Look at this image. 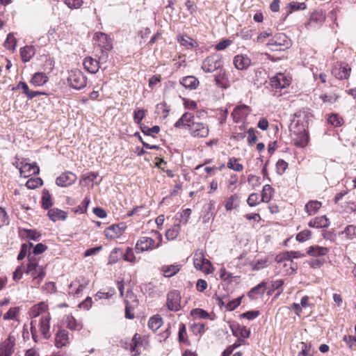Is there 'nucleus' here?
Masks as SVG:
<instances>
[{"label": "nucleus", "instance_id": "46", "mask_svg": "<svg viewBox=\"0 0 356 356\" xmlns=\"http://www.w3.org/2000/svg\"><path fill=\"white\" fill-rule=\"evenodd\" d=\"M187 333H186V325L184 323H181L179 325V332H178V339L180 343H184L187 345L189 344L188 341L186 337Z\"/></svg>", "mask_w": 356, "mask_h": 356}, {"label": "nucleus", "instance_id": "43", "mask_svg": "<svg viewBox=\"0 0 356 356\" xmlns=\"http://www.w3.org/2000/svg\"><path fill=\"white\" fill-rule=\"evenodd\" d=\"M131 296H132V298H134V301L135 302L134 305L131 306L127 300H124L125 304H126L125 317L129 319H133L134 318V314L133 312V310L134 309V307L137 305V303H136L137 301H136V297L134 296L133 295H131Z\"/></svg>", "mask_w": 356, "mask_h": 356}, {"label": "nucleus", "instance_id": "37", "mask_svg": "<svg viewBox=\"0 0 356 356\" xmlns=\"http://www.w3.org/2000/svg\"><path fill=\"white\" fill-rule=\"evenodd\" d=\"M52 205L51 197L49 191L44 189L42 196V206L44 209H49Z\"/></svg>", "mask_w": 356, "mask_h": 356}, {"label": "nucleus", "instance_id": "7", "mask_svg": "<svg viewBox=\"0 0 356 356\" xmlns=\"http://www.w3.org/2000/svg\"><path fill=\"white\" fill-rule=\"evenodd\" d=\"M93 38L100 47L102 54L104 52L106 54L112 49L111 40L106 33L102 32L96 33Z\"/></svg>", "mask_w": 356, "mask_h": 356}, {"label": "nucleus", "instance_id": "6", "mask_svg": "<svg viewBox=\"0 0 356 356\" xmlns=\"http://www.w3.org/2000/svg\"><path fill=\"white\" fill-rule=\"evenodd\" d=\"M181 296L178 291L174 290L168 293L166 305L169 310L177 312L181 309Z\"/></svg>", "mask_w": 356, "mask_h": 356}, {"label": "nucleus", "instance_id": "40", "mask_svg": "<svg viewBox=\"0 0 356 356\" xmlns=\"http://www.w3.org/2000/svg\"><path fill=\"white\" fill-rule=\"evenodd\" d=\"M248 107L245 105H243V106H236L232 113V115L233 117V119L236 122H238L242 118H243V116L245 115L244 113H243V111L245 109H246Z\"/></svg>", "mask_w": 356, "mask_h": 356}, {"label": "nucleus", "instance_id": "51", "mask_svg": "<svg viewBox=\"0 0 356 356\" xmlns=\"http://www.w3.org/2000/svg\"><path fill=\"white\" fill-rule=\"evenodd\" d=\"M191 314L193 318L202 319L207 318L209 316L206 311L200 308L193 309Z\"/></svg>", "mask_w": 356, "mask_h": 356}, {"label": "nucleus", "instance_id": "48", "mask_svg": "<svg viewBox=\"0 0 356 356\" xmlns=\"http://www.w3.org/2000/svg\"><path fill=\"white\" fill-rule=\"evenodd\" d=\"M17 45V40L13 33H10L4 42V46L8 49H14Z\"/></svg>", "mask_w": 356, "mask_h": 356}, {"label": "nucleus", "instance_id": "32", "mask_svg": "<svg viewBox=\"0 0 356 356\" xmlns=\"http://www.w3.org/2000/svg\"><path fill=\"white\" fill-rule=\"evenodd\" d=\"M205 259L206 258L204 257L203 250L200 249L197 250L193 257V264L195 267L199 270L201 266H202Z\"/></svg>", "mask_w": 356, "mask_h": 356}, {"label": "nucleus", "instance_id": "13", "mask_svg": "<svg viewBox=\"0 0 356 356\" xmlns=\"http://www.w3.org/2000/svg\"><path fill=\"white\" fill-rule=\"evenodd\" d=\"M197 122H194V115L189 112H186L184 113L181 117L175 123V127L176 128H183V127H188L191 129L193 124H196Z\"/></svg>", "mask_w": 356, "mask_h": 356}, {"label": "nucleus", "instance_id": "19", "mask_svg": "<svg viewBox=\"0 0 356 356\" xmlns=\"http://www.w3.org/2000/svg\"><path fill=\"white\" fill-rule=\"evenodd\" d=\"M123 229L119 225H112L104 230V235L108 239L119 238L122 234Z\"/></svg>", "mask_w": 356, "mask_h": 356}, {"label": "nucleus", "instance_id": "61", "mask_svg": "<svg viewBox=\"0 0 356 356\" xmlns=\"http://www.w3.org/2000/svg\"><path fill=\"white\" fill-rule=\"evenodd\" d=\"M199 270H202V272H204L207 274H209V273H212L213 268L211 261L209 260H208L207 259H205V260L204 261V262L202 264V266H201V267L199 268Z\"/></svg>", "mask_w": 356, "mask_h": 356}, {"label": "nucleus", "instance_id": "47", "mask_svg": "<svg viewBox=\"0 0 356 356\" xmlns=\"http://www.w3.org/2000/svg\"><path fill=\"white\" fill-rule=\"evenodd\" d=\"M122 254L123 251L121 248H114L109 255V264L116 263Z\"/></svg>", "mask_w": 356, "mask_h": 356}, {"label": "nucleus", "instance_id": "58", "mask_svg": "<svg viewBox=\"0 0 356 356\" xmlns=\"http://www.w3.org/2000/svg\"><path fill=\"white\" fill-rule=\"evenodd\" d=\"M343 234H345L348 239H352L355 236H356V226L350 225H348L344 231Z\"/></svg>", "mask_w": 356, "mask_h": 356}, {"label": "nucleus", "instance_id": "20", "mask_svg": "<svg viewBox=\"0 0 356 356\" xmlns=\"http://www.w3.org/2000/svg\"><path fill=\"white\" fill-rule=\"evenodd\" d=\"M69 343L68 332L65 330H59L55 337V346L58 348H62Z\"/></svg>", "mask_w": 356, "mask_h": 356}, {"label": "nucleus", "instance_id": "12", "mask_svg": "<svg viewBox=\"0 0 356 356\" xmlns=\"http://www.w3.org/2000/svg\"><path fill=\"white\" fill-rule=\"evenodd\" d=\"M76 180V176L75 174L71 172H66L56 178V183L59 186L67 187L74 184Z\"/></svg>", "mask_w": 356, "mask_h": 356}, {"label": "nucleus", "instance_id": "62", "mask_svg": "<svg viewBox=\"0 0 356 356\" xmlns=\"http://www.w3.org/2000/svg\"><path fill=\"white\" fill-rule=\"evenodd\" d=\"M284 284V280H278L275 281H273L271 282V286H272V291L278 290L279 291L277 293V296L280 295L282 291V286Z\"/></svg>", "mask_w": 356, "mask_h": 356}, {"label": "nucleus", "instance_id": "5", "mask_svg": "<svg viewBox=\"0 0 356 356\" xmlns=\"http://www.w3.org/2000/svg\"><path fill=\"white\" fill-rule=\"evenodd\" d=\"M155 248V239L148 236H141L137 241L135 250L137 253H141Z\"/></svg>", "mask_w": 356, "mask_h": 356}, {"label": "nucleus", "instance_id": "4", "mask_svg": "<svg viewBox=\"0 0 356 356\" xmlns=\"http://www.w3.org/2000/svg\"><path fill=\"white\" fill-rule=\"evenodd\" d=\"M222 66L221 58L218 55H211L207 57L202 62V69L207 73L218 70Z\"/></svg>", "mask_w": 356, "mask_h": 356}, {"label": "nucleus", "instance_id": "41", "mask_svg": "<svg viewBox=\"0 0 356 356\" xmlns=\"http://www.w3.org/2000/svg\"><path fill=\"white\" fill-rule=\"evenodd\" d=\"M238 159L232 157L229 159L227 166L228 168L232 169L236 172H241L243 169L242 164L238 163Z\"/></svg>", "mask_w": 356, "mask_h": 356}, {"label": "nucleus", "instance_id": "24", "mask_svg": "<svg viewBox=\"0 0 356 356\" xmlns=\"http://www.w3.org/2000/svg\"><path fill=\"white\" fill-rule=\"evenodd\" d=\"M179 83L184 87L187 89L193 90L195 89L199 84V81L193 76H187L183 77Z\"/></svg>", "mask_w": 356, "mask_h": 356}, {"label": "nucleus", "instance_id": "22", "mask_svg": "<svg viewBox=\"0 0 356 356\" xmlns=\"http://www.w3.org/2000/svg\"><path fill=\"white\" fill-rule=\"evenodd\" d=\"M83 66L85 69L90 73L95 74L99 69V63L92 57H86L83 60Z\"/></svg>", "mask_w": 356, "mask_h": 356}, {"label": "nucleus", "instance_id": "29", "mask_svg": "<svg viewBox=\"0 0 356 356\" xmlns=\"http://www.w3.org/2000/svg\"><path fill=\"white\" fill-rule=\"evenodd\" d=\"M20 54L23 62H29L35 54V49L32 46H26L21 49Z\"/></svg>", "mask_w": 356, "mask_h": 356}, {"label": "nucleus", "instance_id": "34", "mask_svg": "<svg viewBox=\"0 0 356 356\" xmlns=\"http://www.w3.org/2000/svg\"><path fill=\"white\" fill-rule=\"evenodd\" d=\"M33 247V243H29V244H26V243H24L22 245V247H21V250H20V252L19 253L18 256H17V259L18 260H22L23 259L26 255L27 254V253H29L28 254V257L29 258H33V257L31 256V248Z\"/></svg>", "mask_w": 356, "mask_h": 356}, {"label": "nucleus", "instance_id": "44", "mask_svg": "<svg viewBox=\"0 0 356 356\" xmlns=\"http://www.w3.org/2000/svg\"><path fill=\"white\" fill-rule=\"evenodd\" d=\"M66 325L67 327L75 330H81L82 327V325L77 323L76 319L72 316H67L66 318Z\"/></svg>", "mask_w": 356, "mask_h": 356}, {"label": "nucleus", "instance_id": "64", "mask_svg": "<svg viewBox=\"0 0 356 356\" xmlns=\"http://www.w3.org/2000/svg\"><path fill=\"white\" fill-rule=\"evenodd\" d=\"M124 259L131 263L136 262V259L132 248H128L127 249L126 252L124 254Z\"/></svg>", "mask_w": 356, "mask_h": 356}, {"label": "nucleus", "instance_id": "60", "mask_svg": "<svg viewBox=\"0 0 356 356\" xmlns=\"http://www.w3.org/2000/svg\"><path fill=\"white\" fill-rule=\"evenodd\" d=\"M327 120L330 124L334 127H339L342 123V119L337 114H332L329 116Z\"/></svg>", "mask_w": 356, "mask_h": 356}, {"label": "nucleus", "instance_id": "1", "mask_svg": "<svg viewBox=\"0 0 356 356\" xmlns=\"http://www.w3.org/2000/svg\"><path fill=\"white\" fill-rule=\"evenodd\" d=\"M25 273L31 275L33 286L38 288L46 275L45 266L40 265L39 261L35 258H30Z\"/></svg>", "mask_w": 356, "mask_h": 356}, {"label": "nucleus", "instance_id": "21", "mask_svg": "<svg viewBox=\"0 0 356 356\" xmlns=\"http://www.w3.org/2000/svg\"><path fill=\"white\" fill-rule=\"evenodd\" d=\"M328 252L329 249L327 248L319 245H312L308 248L307 254L311 257H318L325 256Z\"/></svg>", "mask_w": 356, "mask_h": 356}, {"label": "nucleus", "instance_id": "53", "mask_svg": "<svg viewBox=\"0 0 356 356\" xmlns=\"http://www.w3.org/2000/svg\"><path fill=\"white\" fill-rule=\"evenodd\" d=\"M18 307L10 308L6 314H4L3 318L5 321L15 320L18 314Z\"/></svg>", "mask_w": 356, "mask_h": 356}, {"label": "nucleus", "instance_id": "59", "mask_svg": "<svg viewBox=\"0 0 356 356\" xmlns=\"http://www.w3.org/2000/svg\"><path fill=\"white\" fill-rule=\"evenodd\" d=\"M260 201L259 195L257 193L250 194L247 200V202L250 207L257 206Z\"/></svg>", "mask_w": 356, "mask_h": 356}, {"label": "nucleus", "instance_id": "2", "mask_svg": "<svg viewBox=\"0 0 356 356\" xmlns=\"http://www.w3.org/2000/svg\"><path fill=\"white\" fill-rule=\"evenodd\" d=\"M267 45L271 51H284L290 47L291 40L284 33H279L268 41Z\"/></svg>", "mask_w": 356, "mask_h": 356}, {"label": "nucleus", "instance_id": "42", "mask_svg": "<svg viewBox=\"0 0 356 356\" xmlns=\"http://www.w3.org/2000/svg\"><path fill=\"white\" fill-rule=\"evenodd\" d=\"M238 196L234 194L228 197L225 202V207L227 211H232L238 207Z\"/></svg>", "mask_w": 356, "mask_h": 356}, {"label": "nucleus", "instance_id": "63", "mask_svg": "<svg viewBox=\"0 0 356 356\" xmlns=\"http://www.w3.org/2000/svg\"><path fill=\"white\" fill-rule=\"evenodd\" d=\"M288 167V163L283 159H279L276 163L277 172L280 175H282Z\"/></svg>", "mask_w": 356, "mask_h": 356}, {"label": "nucleus", "instance_id": "26", "mask_svg": "<svg viewBox=\"0 0 356 356\" xmlns=\"http://www.w3.org/2000/svg\"><path fill=\"white\" fill-rule=\"evenodd\" d=\"M181 269V265L175 264L169 266H163L161 268V271L163 275L166 277H171L175 275Z\"/></svg>", "mask_w": 356, "mask_h": 356}, {"label": "nucleus", "instance_id": "56", "mask_svg": "<svg viewBox=\"0 0 356 356\" xmlns=\"http://www.w3.org/2000/svg\"><path fill=\"white\" fill-rule=\"evenodd\" d=\"M312 232L309 229H305L296 235V240L300 242H304L309 240L312 236Z\"/></svg>", "mask_w": 356, "mask_h": 356}, {"label": "nucleus", "instance_id": "39", "mask_svg": "<svg viewBox=\"0 0 356 356\" xmlns=\"http://www.w3.org/2000/svg\"><path fill=\"white\" fill-rule=\"evenodd\" d=\"M162 325V318L159 316L151 317L148 321V327L152 330H158Z\"/></svg>", "mask_w": 356, "mask_h": 356}, {"label": "nucleus", "instance_id": "14", "mask_svg": "<svg viewBox=\"0 0 356 356\" xmlns=\"http://www.w3.org/2000/svg\"><path fill=\"white\" fill-rule=\"evenodd\" d=\"M140 337L135 334L133 338L129 341H122L121 346L125 349H130L132 355L136 356L139 354L136 348L139 343Z\"/></svg>", "mask_w": 356, "mask_h": 356}, {"label": "nucleus", "instance_id": "10", "mask_svg": "<svg viewBox=\"0 0 356 356\" xmlns=\"http://www.w3.org/2000/svg\"><path fill=\"white\" fill-rule=\"evenodd\" d=\"M188 130L190 134L195 138H205L209 135V131L208 126L202 122L193 124Z\"/></svg>", "mask_w": 356, "mask_h": 356}, {"label": "nucleus", "instance_id": "52", "mask_svg": "<svg viewBox=\"0 0 356 356\" xmlns=\"http://www.w3.org/2000/svg\"><path fill=\"white\" fill-rule=\"evenodd\" d=\"M324 20L325 15L322 12H315L312 14L308 25L314 22L321 24Z\"/></svg>", "mask_w": 356, "mask_h": 356}, {"label": "nucleus", "instance_id": "57", "mask_svg": "<svg viewBox=\"0 0 356 356\" xmlns=\"http://www.w3.org/2000/svg\"><path fill=\"white\" fill-rule=\"evenodd\" d=\"M241 298H242V297H239V298L234 299L231 301H229L225 305L226 309L229 311H232V310L235 309L236 307H238L241 305Z\"/></svg>", "mask_w": 356, "mask_h": 356}, {"label": "nucleus", "instance_id": "50", "mask_svg": "<svg viewBox=\"0 0 356 356\" xmlns=\"http://www.w3.org/2000/svg\"><path fill=\"white\" fill-rule=\"evenodd\" d=\"M142 132L147 136H153V134H158L160 131V127L159 126H154L151 128L147 126L143 125L140 127Z\"/></svg>", "mask_w": 356, "mask_h": 356}, {"label": "nucleus", "instance_id": "16", "mask_svg": "<svg viewBox=\"0 0 356 356\" xmlns=\"http://www.w3.org/2000/svg\"><path fill=\"white\" fill-rule=\"evenodd\" d=\"M40 169L35 164L25 163L22 165L19 169V172L22 177H29L31 175H35L39 173Z\"/></svg>", "mask_w": 356, "mask_h": 356}, {"label": "nucleus", "instance_id": "30", "mask_svg": "<svg viewBox=\"0 0 356 356\" xmlns=\"http://www.w3.org/2000/svg\"><path fill=\"white\" fill-rule=\"evenodd\" d=\"M321 202L318 201H309L305 205V210L309 216L314 215L321 207Z\"/></svg>", "mask_w": 356, "mask_h": 356}, {"label": "nucleus", "instance_id": "9", "mask_svg": "<svg viewBox=\"0 0 356 356\" xmlns=\"http://www.w3.org/2000/svg\"><path fill=\"white\" fill-rule=\"evenodd\" d=\"M351 68L348 64L336 65L332 70V74L338 79H347L350 76Z\"/></svg>", "mask_w": 356, "mask_h": 356}, {"label": "nucleus", "instance_id": "55", "mask_svg": "<svg viewBox=\"0 0 356 356\" xmlns=\"http://www.w3.org/2000/svg\"><path fill=\"white\" fill-rule=\"evenodd\" d=\"M178 40L180 42L181 45L190 47H194L195 43H196L191 38L187 35L179 37Z\"/></svg>", "mask_w": 356, "mask_h": 356}, {"label": "nucleus", "instance_id": "49", "mask_svg": "<svg viewBox=\"0 0 356 356\" xmlns=\"http://www.w3.org/2000/svg\"><path fill=\"white\" fill-rule=\"evenodd\" d=\"M309 141L308 136L306 134H301L294 140V144L300 147H305Z\"/></svg>", "mask_w": 356, "mask_h": 356}, {"label": "nucleus", "instance_id": "3", "mask_svg": "<svg viewBox=\"0 0 356 356\" xmlns=\"http://www.w3.org/2000/svg\"><path fill=\"white\" fill-rule=\"evenodd\" d=\"M70 86L76 90H81L86 87L87 78L83 73L78 70H72L67 78Z\"/></svg>", "mask_w": 356, "mask_h": 356}, {"label": "nucleus", "instance_id": "8", "mask_svg": "<svg viewBox=\"0 0 356 356\" xmlns=\"http://www.w3.org/2000/svg\"><path fill=\"white\" fill-rule=\"evenodd\" d=\"M15 345V338L13 335L0 343V356H12Z\"/></svg>", "mask_w": 356, "mask_h": 356}, {"label": "nucleus", "instance_id": "11", "mask_svg": "<svg viewBox=\"0 0 356 356\" xmlns=\"http://www.w3.org/2000/svg\"><path fill=\"white\" fill-rule=\"evenodd\" d=\"M291 83V79L284 74L278 73L270 79L271 86L276 89L284 88Z\"/></svg>", "mask_w": 356, "mask_h": 356}, {"label": "nucleus", "instance_id": "28", "mask_svg": "<svg viewBox=\"0 0 356 356\" xmlns=\"http://www.w3.org/2000/svg\"><path fill=\"white\" fill-rule=\"evenodd\" d=\"M48 81V77L43 72H36L33 74L31 83L35 86H42Z\"/></svg>", "mask_w": 356, "mask_h": 356}, {"label": "nucleus", "instance_id": "18", "mask_svg": "<svg viewBox=\"0 0 356 356\" xmlns=\"http://www.w3.org/2000/svg\"><path fill=\"white\" fill-rule=\"evenodd\" d=\"M309 227L314 228H327L330 225V220L325 216L316 217L308 223Z\"/></svg>", "mask_w": 356, "mask_h": 356}, {"label": "nucleus", "instance_id": "31", "mask_svg": "<svg viewBox=\"0 0 356 356\" xmlns=\"http://www.w3.org/2000/svg\"><path fill=\"white\" fill-rule=\"evenodd\" d=\"M181 230L180 224H175L165 232V238L168 241L174 240L177 237Z\"/></svg>", "mask_w": 356, "mask_h": 356}, {"label": "nucleus", "instance_id": "15", "mask_svg": "<svg viewBox=\"0 0 356 356\" xmlns=\"http://www.w3.org/2000/svg\"><path fill=\"white\" fill-rule=\"evenodd\" d=\"M234 65L237 70H246L251 65L250 58L244 54L236 55L234 58Z\"/></svg>", "mask_w": 356, "mask_h": 356}, {"label": "nucleus", "instance_id": "35", "mask_svg": "<svg viewBox=\"0 0 356 356\" xmlns=\"http://www.w3.org/2000/svg\"><path fill=\"white\" fill-rule=\"evenodd\" d=\"M301 349L298 356H313L314 351L312 350L310 344L300 342L298 346Z\"/></svg>", "mask_w": 356, "mask_h": 356}, {"label": "nucleus", "instance_id": "36", "mask_svg": "<svg viewBox=\"0 0 356 356\" xmlns=\"http://www.w3.org/2000/svg\"><path fill=\"white\" fill-rule=\"evenodd\" d=\"M21 234L23 237H25L29 240H33L35 241H38L40 238V234H38L35 230L33 229H23Z\"/></svg>", "mask_w": 356, "mask_h": 356}, {"label": "nucleus", "instance_id": "33", "mask_svg": "<svg viewBox=\"0 0 356 356\" xmlns=\"http://www.w3.org/2000/svg\"><path fill=\"white\" fill-rule=\"evenodd\" d=\"M77 283L75 291H72V294L79 295L88 284V280L83 277H81L75 280Z\"/></svg>", "mask_w": 356, "mask_h": 356}, {"label": "nucleus", "instance_id": "25", "mask_svg": "<svg viewBox=\"0 0 356 356\" xmlns=\"http://www.w3.org/2000/svg\"><path fill=\"white\" fill-rule=\"evenodd\" d=\"M266 282H261L255 287L252 288L248 293V296L250 299L254 300L258 298V296H262L266 291Z\"/></svg>", "mask_w": 356, "mask_h": 356}, {"label": "nucleus", "instance_id": "45", "mask_svg": "<svg viewBox=\"0 0 356 356\" xmlns=\"http://www.w3.org/2000/svg\"><path fill=\"white\" fill-rule=\"evenodd\" d=\"M272 192L273 188L269 184L264 185L261 193V201L268 202L271 198Z\"/></svg>", "mask_w": 356, "mask_h": 356}, {"label": "nucleus", "instance_id": "17", "mask_svg": "<svg viewBox=\"0 0 356 356\" xmlns=\"http://www.w3.org/2000/svg\"><path fill=\"white\" fill-rule=\"evenodd\" d=\"M51 317L49 314H44L42 316L40 321V330L41 334L44 336V338L48 339L50 337L49 334V321Z\"/></svg>", "mask_w": 356, "mask_h": 356}, {"label": "nucleus", "instance_id": "54", "mask_svg": "<svg viewBox=\"0 0 356 356\" xmlns=\"http://www.w3.org/2000/svg\"><path fill=\"white\" fill-rule=\"evenodd\" d=\"M288 6L290 9L289 13H292L296 10H303L307 8V5L304 2L299 3L293 1L291 2Z\"/></svg>", "mask_w": 356, "mask_h": 356}, {"label": "nucleus", "instance_id": "23", "mask_svg": "<svg viewBox=\"0 0 356 356\" xmlns=\"http://www.w3.org/2000/svg\"><path fill=\"white\" fill-rule=\"evenodd\" d=\"M47 215L54 222L57 220H65L67 218V213L57 208L49 209Z\"/></svg>", "mask_w": 356, "mask_h": 356}, {"label": "nucleus", "instance_id": "38", "mask_svg": "<svg viewBox=\"0 0 356 356\" xmlns=\"http://www.w3.org/2000/svg\"><path fill=\"white\" fill-rule=\"evenodd\" d=\"M218 72L217 74L215 76V82L217 86L223 87L224 82L227 80V75L225 71L222 68V67L218 70Z\"/></svg>", "mask_w": 356, "mask_h": 356}, {"label": "nucleus", "instance_id": "27", "mask_svg": "<svg viewBox=\"0 0 356 356\" xmlns=\"http://www.w3.org/2000/svg\"><path fill=\"white\" fill-rule=\"evenodd\" d=\"M47 309V305L41 302L38 305L33 306L29 310V315L31 318H36L40 314H42Z\"/></svg>", "mask_w": 356, "mask_h": 356}]
</instances>
